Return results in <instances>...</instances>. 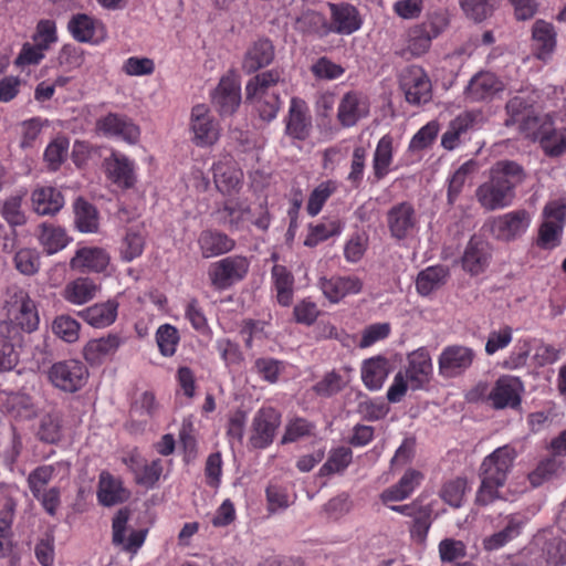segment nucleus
I'll use <instances>...</instances> for the list:
<instances>
[{"instance_id":"obj_1","label":"nucleus","mask_w":566,"mask_h":566,"mask_svg":"<svg viewBox=\"0 0 566 566\" xmlns=\"http://www.w3.org/2000/svg\"><path fill=\"white\" fill-rule=\"evenodd\" d=\"M524 168L513 160H499L490 169V179L480 185L475 197L486 211L510 207L515 199V189L524 182Z\"/></svg>"},{"instance_id":"obj_2","label":"nucleus","mask_w":566,"mask_h":566,"mask_svg":"<svg viewBox=\"0 0 566 566\" xmlns=\"http://www.w3.org/2000/svg\"><path fill=\"white\" fill-rule=\"evenodd\" d=\"M517 454L514 447L505 444L483 459L479 473L481 484L475 495L476 504L489 505L501 497L500 489L504 486Z\"/></svg>"},{"instance_id":"obj_3","label":"nucleus","mask_w":566,"mask_h":566,"mask_svg":"<svg viewBox=\"0 0 566 566\" xmlns=\"http://www.w3.org/2000/svg\"><path fill=\"white\" fill-rule=\"evenodd\" d=\"M279 81L280 73L271 70L258 74L245 86L247 101L253 105L260 117L268 122L275 118L280 109L281 102L275 90Z\"/></svg>"},{"instance_id":"obj_4","label":"nucleus","mask_w":566,"mask_h":566,"mask_svg":"<svg viewBox=\"0 0 566 566\" xmlns=\"http://www.w3.org/2000/svg\"><path fill=\"white\" fill-rule=\"evenodd\" d=\"M9 298L6 300V307L9 319L1 323H10L19 334V342L23 340V333H32L38 329L40 318L33 300L29 294L19 287L8 290Z\"/></svg>"},{"instance_id":"obj_5","label":"nucleus","mask_w":566,"mask_h":566,"mask_svg":"<svg viewBox=\"0 0 566 566\" xmlns=\"http://www.w3.org/2000/svg\"><path fill=\"white\" fill-rule=\"evenodd\" d=\"M69 470V464L59 462L56 464H44L32 470L27 479L29 490L33 497L40 502L43 510L54 516L61 506V490L57 486L46 488L53 479L56 469Z\"/></svg>"},{"instance_id":"obj_6","label":"nucleus","mask_w":566,"mask_h":566,"mask_svg":"<svg viewBox=\"0 0 566 566\" xmlns=\"http://www.w3.org/2000/svg\"><path fill=\"white\" fill-rule=\"evenodd\" d=\"M532 214L526 209H516L490 218L484 228L493 239L511 243L520 240L530 229Z\"/></svg>"},{"instance_id":"obj_7","label":"nucleus","mask_w":566,"mask_h":566,"mask_svg":"<svg viewBox=\"0 0 566 566\" xmlns=\"http://www.w3.org/2000/svg\"><path fill=\"white\" fill-rule=\"evenodd\" d=\"M390 238L401 242L413 238L419 230V214L409 201L392 205L386 212Z\"/></svg>"},{"instance_id":"obj_8","label":"nucleus","mask_w":566,"mask_h":566,"mask_svg":"<svg viewBox=\"0 0 566 566\" xmlns=\"http://www.w3.org/2000/svg\"><path fill=\"white\" fill-rule=\"evenodd\" d=\"M249 266L250 262L245 256H227L209 265L208 277L216 290L223 291L243 280Z\"/></svg>"},{"instance_id":"obj_9","label":"nucleus","mask_w":566,"mask_h":566,"mask_svg":"<svg viewBox=\"0 0 566 566\" xmlns=\"http://www.w3.org/2000/svg\"><path fill=\"white\" fill-rule=\"evenodd\" d=\"M399 85L409 104H426L432 97L431 81L424 70L418 65H411L401 71Z\"/></svg>"},{"instance_id":"obj_10","label":"nucleus","mask_w":566,"mask_h":566,"mask_svg":"<svg viewBox=\"0 0 566 566\" xmlns=\"http://www.w3.org/2000/svg\"><path fill=\"white\" fill-rule=\"evenodd\" d=\"M88 377L87 367L77 359L55 363L49 370L51 382L63 391L75 392L81 389Z\"/></svg>"},{"instance_id":"obj_11","label":"nucleus","mask_w":566,"mask_h":566,"mask_svg":"<svg viewBox=\"0 0 566 566\" xmlns=\"http://www.w3.org/2000/svg\"><path fill=\"white\" fill-rule=\"evenodd\" d=\"M475 352L468 346L450 345L442 349L438 358L439 374L443 378L463 375L473 364Z\"/></svg>"},{"instance_id":"obj_12","label":"nucleus","mask_w":566,"mask_h":566,"mask_svg":"<svg viewBox=\"0 0 566 566\" xmlns=\"http://www.w3.org/2000/svg\"><path fill=\"white\" fill-rule=\"evenodd\" d=\"M532 54L541 62L548 63L557 48V31L545 20H536L531 30Z\"/></svg>"},{"instance_id":"obj_13","label":"nucleus","mask_w":566,"mask_h":566,"mask_svg":"<svg viewBox=\"0 0 566 566\" xmlns=\"http://www.w3.org/2000/svg\"><path fill=\"white\" fill-rule=\"evenodd\" d=\"M280 422L281 416L275 409L271 407L260 409L252 421L251 446L255 449H264L270 446Z\"/></svg>"},{"instance_id":"obj_14","label":"nucleus","mask_w":566,"mask_h":566,"mask_svg":"<svg viewBox=\"0 0 566 566\" xmlns=\"http://www.w3.org/2000/svg\"><path fill=\"white\" fill-rule=\"evenodd\" d=\"M523 382L514 376H501L489 394V400L495 409L517 408L521 405Z\"/></svg>"},{"instance_id":"obj_15","label":"nucleus","mask_w":566,"mask_h":566,"mask_svg":"<svg viewBox=\"0 0 566 566\" xmlns=\"http://www.w3.org/2000/svg\"><path fill=\"white\" fill-rule=\"evenodd\" d=\"M96 128L107 137H117L128 144H136L140 136L138 126L126 115L117 113L97 119Z\"/></svg>"},{"instance_id":"obj_16","label":"nucleus","mask_w":566,"mask_h":566,"mask_svg":"<svg viewBox=\"0 0 566 566\" xmlns=\"http://www.w3.org/2000/svg\"><path fill=\"white\" fill-rule=\"evenodd\" d=\"M212 105L220 115H232L241 102L240 83L233 75L221 77L211 95Z\"/></svg>"},{"instance_id":"obj_17","label":"nucleus","mask_w":566,"mask_h":566,"mask_svg":"<svg viewBox=\"0 0 566 566\" xmlns=\"http://www.w3.org/2000/svg\"><path fill=\"white\" fill-rule=\"evenodd\" d=\"M107 178L120 188L128 189L135 184L134 163L124 154L113 150L103 161Z\"/></svg>"},{"instance_id":"obj_18","label":"nucleus","mask_w":566,"mask_h":566,"mask_svg":"<svg viewBox=\"0 0 566 566\" xmlns=\"http://www.w3.org/2000/svg\"><path fill=\"white\" fill-rule=\"evenodd\" d=\"M312 127V117L306 103L298 97H293L285 118L286 135L303 140L310 136Z\"/></svg>"},{"instance_id":"obj_19","label":"nucleus","mask_w":566,"mask_h":566,"mask_svg":"<svg viewBox=\"0 0 566 566\" xmlns=\"http://www.w3.org/2000/svg\"><path fill=\"white\" fill-rule=\"evenodd\" d=\"M328 8L331 10V31L349 35L360 29L361 18L353 4L347 2H328Z\"/></svg>"},{"instance_id":"obj_20","label":"nucleus","mask_w":566,"mask_h":566,"mask_svg":"<svg viewBox=\"0 0 566 566\" xmlns=\"http://www.w3.org/2000/svg\"><path fill=\"white\" fill-rule=\"evenodd\" d=\"M129 520V511L120 509L113 518V544L120 546L123 551L135 554L144 544L146 531H132L125 536L126 525Z\"/></svg>"},{"instance_id":"obj_21","label":"nucleus","mask_w":566,"mask_h":566,"mask_svg":"<svg viewBox=\"0 0 566 566\" xmlns=\"http://www.w3.org/2000/svg\"><path fill=\"white\" fill-rule=\"evenodd\" d=\"M491 259L490 244L479 237H472L462 255L461 262L464 271L478 275L485 271Z\"/></svg>"},{"instance_id":"obj_22","label":"nucleus","mask_w":566,"mask_h":566,"mask_svg":"<svg viewBox=\"0 0 566 566\" xmlns=\"http://www.w3.org/2000/svg\"><path fill=\"white\" fill-rule=\"evenodd\" d=\"M412 390L423 388L430 380L432 363L427 349L419 348L408 355V366L403 373Z\"/></svg>"},{"instance_id":"obj_23","label":"nucleus","mask_w":566,"mask_h":566,"mask_svg":"<svg viewBox=\"0 0 566 566\" xmlns=\"http://www.w3.org/2000/svg\"><path fill=\"white\" fill-rule=\"evenodd\" d=\"M216 188L223 195H229L239 189L242 180V171L230 156H224L212 166Z\"/></svg>"},{"instance_id":"obj_24","label":"nucleus","mask_w":566,"mask_h":566,"mask_svg":"<svg viewBox=\"0 0 566 566\" xmlns=\"http://www.w3.org/2000/svg\"><path fill=\"white\" fill-rule=\"evenodd\" d=\"M109 263V255L102 248L84 247L76 250L70 261V268L80 273L104 271Z\"/></svg>"},{"instance_id":"obj_25","label":"nucleus","mask_w":566,"mask_h":566,"mask_svg":"<svg viewBox=\"0 0 566 566\" xmlns=\"http://www.w3.org/2000/svg\"><path fill=\"white\" fill-rule=\"evenodd\" d=\"M191 128L195 142L199 146L212 145L218 140L219 130L217 124L209 115L203 104L196 105L191 112Z\"/></svg>"},{"instance_id":"obj_26","label":"nucleus","mask_w":566,"mask_h":566,"mask_svg":"<svg viewBox=\"0 0 566 566\" xmlns=\"http://www.w3.org/2000/svg\"><path fill=\"white\" fill-rule=\"evenodd\" d=\"M503 90L502 81L491 72H479L469 82L465 97L471 102L491 99Z\"/></svg>"},{"instance_id":"obj_27","label":"nucleus","mask_w":566,"mask_h":566,"mask_svg":"<svg viewBox=\"0 0 566 566\" xmlns=\"http://www.w3.org/2000/svg\"><path fill=\"white\" fill-rule=\"evenodd\" d=\"M197 244L203 259H211L232 251L235 248V241L228 234L212 229H206L200 232Z\"/></svg>"},{"instance_id":"obj_28","label":"nucleus","mask_w":566,"mask_h":566,"mask_svg":"<svg viewBox=\"0 0 566 566\" xmlns=\"http://www.w3.org/2000/svg\"><path fill=\"white\" fill-rule=\"evenodd\" d=\"M368 113L367 99L356 92H348L339 102L337 118L344 127H352Z\"/></svg>"},{"instance_id":"obj_29","label":"nucleus","mask_w":566,"mask_h":566,"mask_svg":"<svg viewBox=\"0 0 566 566\" xmlns=\"http://www.w3.org/2000/svg\"><path fill=\"white\" fill-rule=\"evenodd\" d=\"M129 496L130 492L123 486L119 479L106 471L99 474L97 499L102 505L109 507L122 504L126 502Z\"/></svg>"},{"instance_id":"obj_30","label":"nucleus","mask_w":566,"mask_h":566,"mask_svg":"<svg viewBox=\"0 0 566 566\" xmlns=\"http://www.w3.org/2000/svg\"><path fill=\"white\" fill-rule=\"evenodd\" d=\"M33 211L39 216H54L64 206L62 192L51 186L36 187L31 193Z\"/></svg>"},{"instance_id":"obj_31","label":"nucleus","mask_w":566,"mask_h":566,"mask_svg":"<svg viewBox=\"0 0 566 566\" xmlns=\"http://www.w3.org/2000/svg\"><path fill=\"white\" fill-rule=\"evenodd\" d=\"M518 132L526 138L538 140L544 148L554 134V123L548 114L527 115L521 120Z\"/></svg>"},{"instance_id":"obj_32","label":"nucleus","mask_w":566,"mask_h":566,"mask_svg":"<svg viewBox=\"0 0 566 566\" xmlns=\"http://www.w3.org/2000/svg\"><path fill=\"white\" fill-rule=\"evenodd\" d=\"M19 334L10 323H0V373L11 370L19 360Z\"/></svg>"},{"instance_id":"obj_33","label":"nucleus","mask_w":566,"mask_h":566,"mask_svg":"<svg viewBox=\"0 0 566 566\" xmlns=\"http://www.w3.org/2000/svg\"><path fill=\"white\" fill-rule=\"evenodd\" d=\"M118 303L114 300H108L104 303H96L80 312L77 315L96 328H104L112 325L117 317Z\"/></svg>"},{"instance_id":"obj_34","label":"nucleus","mask_w":566,"mask_h":566,"mask_svg":"<svg viewBox=\"0 0 566 566\" xmlns=\"http://www.w3.org/2000/svg\"><path fill=\"white\" fill-rule=\"evenodd\" d=\"M524 524V517L518 514L506 516L504 527L483 539L484 548L486 551H496L503 547L521 534Z\"/></svg>"},{"instance_id":"obj_35","label":"nucleus","mask_w":566,"mask_h":566,"mask_svg":"<svg viewBox=\"0 0 566 566\" xmlns=\"http://www.w3.org/2000/svg\"><path fill=\"white\" fill-rule=\"evenodd\" d=\"M3 410L18 420H30L38 413L33 398L24 392H10L2 400Z\"/></svg>"},{"instance_id":"obj_36","label":"nucleus","mask_w":566,"mask_h":566,"mask_svg":"<svg viewBox=\"0 0 566 566\" xmlns=\"http://www.w3.org/2000/svg\"><path fill=\"white\" fill-rule=\"evenodd\" d=\"M363 282L356 276L335 277L321 282V290L331 303H337L348 294H357Z\"/></svg>"},{"instance_id":"obj_37","label":"nucleus","mask_w":566,"mask_h":566,"mask_svg":"<svg viewBox=\"0 0 566 566\" xmlns=\"http://www.w3.org/2000/svg\"><path fill=\"white\" fill-rule=\"evenodd\" d=\"M274 57V46L268 39H259L247 51L243 60V70L247 73H254L261 67L269 65Z\"/></svg>"},{"instance_id":"obj_38","label":"nucleus","mask_w":566,"mask_h":566,"mask_svg":"<svg viewBox=\"0 0 566 566\" xmlns=\"http://www.w3.org/2000/svg\"><path fill=\"white\" fill-rule=\"evenodd\" d=\"M390 373L389 360L385 357H373L364 361L361 379L370 390H379Z\"/></svg>"},{"instance_id":"obj_39","label":"nucleus","mask_w":566,"mask_h":566,"mask_svg":"<svg viewBox=\"0 0 566 566\" xmlns=\"http://www.w3.org/2000/svg\"><path fill=\"white\" fill-rule=\"evenodd\" d=\"M147 231L143 223L134 224L126 230L119 248L120 258L132 262L143 254Z\"/></svg>"},{"instance_id":"obj_40","label":"nucleus","mask_w":566,"mask_h":566,"mask_svg":"<svg viewBox=\"0 0 566 566\" xmlns=\"http://www.w3.org/2000/svg\"><path fill=\"white\" fill-rule=\"evenodd\" d=\"M450 276V271L444 265L428 266L420 271L416 280V290L422 296L430 295L442 287Z\"/></svg>"},{"instance_id":"obj_41","label":"nucleus","mask_w":566,"mask_h":566,"mask_svg":"<svg viewBox=\"0 0 566 566\" xmlns=\"http://www.w3.org/2000/svg\"><path fill=\"white\" fill-rule=\"evenodd\" d=\"M98 291V286L90 277H77L69 282L63 292V298L74 305H82L92 301Z\"/></svg>"},{"instance_id":"obj_42","label":"nucleus","mask_w":566,"mask_h":566,"mask_svg":"<svg viewBox=\"0 0 566 566\" xmlns=\"http://www.w3.org/2000/svg\"><path fill=\"white\" fill-rule=\"evenodd\" d=\"M122 338L116 334H108L105 337L90 340L83 354L87 361L91 364L101 363L106 356L113 355L122 345Z\"/></svg>"},{"instance_id":"obj_43","label":"nucleus","mask_w":566,"mask_h":566,"mask_svg":"<svg viewBox=\"0 0 566 566\" xmlns=\"http://www.w3.org/2000/svg\"><path fill=\"white\" fill-rule=\"evenodd\" d=\"M6 509L8 514L0 518V558H9L10 566H19L20 557L13 553V534L11 530L14 503L8 501Z\"/></svg>"},{"instance_id":"obj_44","label":"nucleus","mask_w":566,"mask_h":566,"mask_svg":"<svg viewBox=\"0 0 566 566\" xmlns=\"http://www.w3.org/2000/svg\"><path fill=\"white\" fill-rule=\"evenodd\" d=\"M422 474L417 470H408L401 479L391 488L381 493L384 503L390 501H402L407 499L413 490L420 484Z\"/></svg>"},{"instance_id":"obj_45","label":"nucleus","mask_w":566,"mask_h":566,"mask_svg":"<svg viewBox=\"0 0 566 566\" xmlns=\"http://www.w3.org/2000/svg\"><path fill=\"white\" fill-rule=\"evenodd\" d=\"M464 17L474 22L482 23L490 19L501 6L502 0H458Z\"/></svg>"},{"instance_id":"obj_46","label":"nucleus","mask_w":566,"mask_h":566,"mask_svg":"<svg viewBox=\"0 0 566 566\" xmlns=\"http://www.w3.org/2000/svg\"><path fill=\"white\" fill-rule=\"evenodd\" d=\"M214 214L220 224L227 226L231 230H238L251 214V209L240 201H226L221 208L216 210Z\"/></svg>"},{"instance_id":"obj_47","label":"nucleus","mask_w":566,"mask_h":566,"mask_svg":"<svg viewBox=\"0 0 566 566\" xmlns=\"http://www.w3.org/2000/svg\"><path fill=\"white\" fill-rule=\"evenodd\" d=\"M38 237L48 254H54L61 251L70 241V238L63 228L46 222L39 226Z\"/></svg>"},{"instance_id":"obj_48","label":"nucleus","mask_w":566,"mask_h":566,"mask_svg":"<svg viewBox=\"0 0 566 566\" xmlns=\"http://www.w3.org/2000/svg\"><path fill=\"white\" fill-rule=\"evenodd\" d=\"M473 118L464 113L457 116L449 123L447 130L441 137V145L447 150H453L461 143V138L472 127Z\"/></svg>"},{"instance_id":"obj_49","label":"nucleus","mask_w":566,"mask_h":566,"mask_svg":"<svg viewBox=\"0 0 566 566\" xmlns=\"http://www.w3.org/2000/svg\"><path fill=\"white\" fill-rule=\"evenodd\" d=\"M271 274L276 290L277 302L283 306L291 305L294 285L292 273L284 265L275 264L272 268Z\"/></svg>"},{"instance_id":"obj_50","label":"nucleus","mask_w":566,"mask_h":566,"mask_svg":"<svg viewBox=\"0 0 566 566\" xmlns=\"http://www.w3.org/2000/svg\"><path fill=\"white\" fill-rule=\"evenodd\" d=\"M392 137L385 135L377 144L373 158V169L377 180L382 179L389 171L392 163Z\"/></svg>"},{"instance_id":"obj_51","label":"nucleus","mask_w":566,"mask_h":566,"mask_svg":"<svg viewBox=\"0 0 566 566\" xmlns=\"http://www.w3.org/2000/svg\"><path fill=\"white\" fill-rule=\"evenodd\" d=\"M535 99L527 93L522 92L513 96L506 104V112L509 118L505 120L506 126L521 123L523 117L533 115L531 108L533 107Z\"/></svg>"},{"instance_id":"obj_52","label":"nucleus","mask_w":566,"mask_h":566,"mask_svg":"<svg viewBox=\"0 0 566 566\" xmlns=\"http://www.w3.org/2000/svg\"><path fill=\"white\" fill-rule=\"evenodd\" d=\"M433 509L431 505H421L416 514L411 516L412 521L409 526L411 538L418 544H424L428 532L431 527L433 517Z\"/></svg>"},{"instance_id":"obj_53","label":"nucleus","mask_w":566,"mask_h":566,"mask_svg":"<svg viewBox=\"0 0 566 566\" xmlns=\"http://www.w3.org/2000/svg\"><path fill=\"white\" fill-rule=\"evenodd\" d=\"M432 38L424 30V27L416 24L409 29L407 33V48L400 52L401 56L409 53L411 56H420L424 54L431 46Z\"/></svg>"},{"instance_id":"obj_54","label":"nucleus","mask_w":566,"mask_h":566,"mask_svg":"<svg viewBox=\"0 0 566 566\" xmlns=\"http://www.w3.org/2000/svg\"><path fill=\"white\" fill-rule=\"evenodd\" d=\"M75 224L81 232L93 233L98 229L96 209L83 199H77L74 206Z\"/></svg>"},{"instance_id":"obj_55","label":"nucleus","mask_w":566,"mask_h":566,"mask_svg":"<svg viewBox=\"0 0 566 566\" xmlns=\"http://www.w3.org/2000/svg\"><path fill=\"white\" fill-rule=\"evenodd\" d=\"M67 28L78 42H90L94 39L99 23L87 14L80 13L69 21Z\"/></svg>"},{"instance_id":"obj_56","label":"nucleus","mask_w":566,"mask_h":566,"mask_svg":"<svg viewBox=\"0 0 566 566\" xmlns=\"http://www.w3.org/2000/svg\"><path fill=\"white\" fill-rule=\"evenodd\" d=\"M214 347L227 368H240L244 363V355L240 345L230 338H218Z\"/></svg>"},{"instance_id":"obj_57","label":"nucleus","mask_w":566,"mask_h":566,"mask_svg":"<svg viewBox=\"0 0 566 566\" xmlns=\"http://www.w3.org/2000/svg\"><path fill=\"white\" fill-rule=\"evenodd\" d=\"M353 452L347 447H338L329 451L326 462L321 467V476L340 474L352 463Z\"/></svg>"},{"instance_id":"obj_58","label":"nucleus","mask_w":566,"mask_h":566,"mask_svg":"<svg viewBox=\"0 0 566 566\" xmlns=\"http://www.w3.org/2000/svg\"><path fill=\"white\" fill-rule=\"evenodd\" d=\"M285 363L272 357H260L253 363L252 370L262 380L269 384L279 381L281 374L285 370Z\"/></svg>"},{"instance_id":"obj_59","label":"nucleus","mask_w":566,"mask_h":566,"mask_svg":"<svg viewBox=\"0 0 566 566\" xmlns=\"http://www.w3.org/2000/svg\"><path fill=\"white\" fill-rule=\"evenodd\" d=\"M38 438L46 443H56L62 438L61 418L56 413L44 415L36 431Z\"/></svg>"},{"instance_id":"obj_60","label":"nucleus","mask_w":566,"mask_h":566,"mask_svg":"<svg viewBox=\"0 0 566 566\" xmlns=\"http://www.w3.org/2000/svg\"><path fill=\"white\" fill-rule=\"evenodd\" d=\"M478 170V164L474 160H468L462 164L450 179L448 188V201L453 203L467 180Z\"/></svg>"},{"instance_id":"obj_61","label":"nucleus","mask_w":566,"mask_h":566,"mask_svg":"<svg viewBox=\"0 0 566 566\" xmlns=\"http://www.w3.org/2000/svg\"><path fill=\"white\" fill-rule=\"evenodd\" d=\"M80 323L70 315L56 316L52 323V332L66 343H74L80 337Z\"/></svg>"},{"instance_id":"obj_62","label":"nucleus","mask_w":566,"mask_h":566,"mask_svg":"<svg viewBox=\"0 0 566 566\" xmlns=\"http://www.w3.org/2000/svg\"><path fill=\"white\" fill-rule=\"evenodd\" d=\"M64 72H71L80 67L84 62L83 50L73 44H65L61 48L54 61Z\"/></svg>"},{"instance_id":"obj_63","label":"nucleus","mask_w":566,"mask_h":566,"mask_svg":"<svg viewBox=\"0 0 566 566\" xmlns=\"http://www.w3.org/2000/svg\"><path fill=\"white\" fill-rule=\"evenodd\" d=\"M69 140L65 138H56L51 142L44 151V161L48 168L55 171L64 163L67 156Z\"/></svg>"},{"instance_id":"obj_64","label":"nucleus","mask_w":566,"mask_h":566,"mask_svg":"<svg viewBox=\"0 0 566 566\" xmlns=\"http://www.w3.org/2000/svg\"><path fill=\"white\" fill-rule=\"evenodd\" d=\"M156 342L164 356H172L179 342L178 329L169 324L159 326L156 332Z\"/></svg>"}]
</instances>
